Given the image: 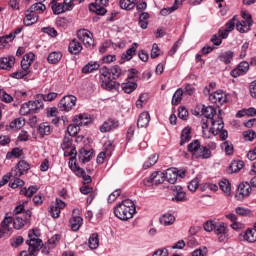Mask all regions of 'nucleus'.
<instances>
[{"instance_id": "nucleus-62", "label": "nucleus", "mask_w": 256, "mask_h": 256, "mask_svg": "<svg viewBox=\"0 0 256 256\" xmlns=\"http://www.w3.org/2000/svg\"><path fill=\"white\" fill-rule=\"evenodd\" d=\"M139 74V71L135 68H132L128 71V81H137V75Z\"/></svg>"}, {"instance_id": "nucleus-61", "label": "nucleus", "mask_w": 256, "mask_h": 256, "mask_svg": "<svg viewBox=\"0 0 256 256\" xmlns=\"http://www.w3.org/2000/svg\"><path fill=\"white\" fill-rule=\"evenodd\" d=\"M243 137L245 141H253L256 137V133L253 130H247L243 132Z\"/></svg>"}, {"instance_id": "nucleus-26", "label": "nucleus", "mask_w": 256, "mask_h": 256, "mask_svg": "<svg viewBox=\"0 0 256 256\" xmlns=\"http://www.w3.org/2000/svg\"><path fill=\"white\" fill-rule=\"evenodd\" d=\"M15 65V58L13 56L3 57L0 59V69H11Z\"/></svg>"}, {"instance_id": "nucleus-34", "label": "nucleus", "mask_w": 256, "mask_h": 256, "mask_svg": "<svg viewBox=\"0 0 256 256\" xmlns=\"http://www.w3.org/2000/svg\"><path fill=\"white\" fill-rule=\"evenodd\" d=\"M243 238L248 243H255V241H256V228H248L245 231Z\"/></svg>"}, {"instance_id": "nucleus-20", "label": "nucleus", "mask_w": 256, "mask_h": 256, "mask_svg": "<svg viewBox=\"0 0 256 256\" xmlns=\"http://www.w3.org/2000/svg\"><path fill=\"white\" fill-rule=\"evenodd\" d=\"M173 191H175L174 197L172 198L174 203H185V201H188L187 193L183 191V187L174 186Z\"/></svg>"}, {"instance_id": "nucleus-58", "label": "nucleus", "mask_w": 256, "mask_h": 256, "mask_svg": "<svg viewBox=\"0 0 256 256\" xmlns=\"http://www.w3.org/2000/svg\"><path fill=\"white\" fill-rule=\"evenodd\" d=\"M24 239L23 236L13 237L10 239L11 247L17 248L19 245H23Z\"/></svg>"}, {"instance_id": "nucleus-1", "label": "nucleus", "mask_w": 256, "mask_h": 256, "mask_svg": "<svg viewBox=\"0 0 256 256\" xmlns=\"http://www.w3.org/2000/svg\"><path fill=\"white\" fill-rule=\"evenodd\" d=\"M31 219V211H26L22 216H16L14 219L13 217H5L4 220L1 222L0 228V239H3L6 235H11L13 233V225L14 229L20 230L27 225V221Z\"/></svg>"}, {"instance_id": "nucleus-50", "label": "nucleus", "mask_w": 256, "mask_h": 256, "mask_svg": "<svg viewBox=\"0 0 256 256\" xmlns=\"http://www.w3.org/2000/svg\"><path fill=\"white\" fill-rule=\"evenodd\" d=\"M71 147H73V137L71 136H64L62 144H61V149H63V151L67 150V149H71Z\"/></svg>"}, {"instance_id": "nucleus-21", "label": "nucleus", "mask_w": 256, "mask_h": 256, "mask_svg": "<svg viewBox=\"0 0 256 256\" xmlns=\"http://www.w3.org/2000/svg\"><path fill=\"white\" fill-rule=\"evenodd\" d=\"M211 144L208 146H200L196 155H194V159H211Z\"/></svg>"}, {"instance_id": "nucleus-11", "label": "nucleus", "mask_w": 256, "mask_h": 256, "mask_svg": "<svg viewBox=\"0 0 256 256\" xmlns=\"http://www.w3.org/2000/svg\"><path fill=\"white\" fill-rule=\"evenodd\" d=\"M165 183V173L162 171L153 172L149 178L144 179V185L151 187V185H161Z\"/></svg>"}, {"instance_id": "nucleus-51", "label": "nucleus", "mask_w": 256, "mask_h": 256, "mask_svg": "<svg viewBox=\"0 0 256 256\" xmlns=\"http://www.w3.org/2000/svg\"><path fill=\"white\" fill-rule=\"evenodd\" d=\"M24 126H25V119L22 117L17 118L10 123L11 129H21Z\"/></svg>"}, {"instance_id": "nucleus-55", "label": "nucleus", "mask_w": 256, "mask_h": 256, "mask_svg": "<svg viewBox=\"0 0 256 256\" xmlns=\"http://www.w3.org/2000/svg\"><path fill=\"white\" fill-rule=\"evenodd\" d=\"M58 93L56 92H49L48 94H42L40 95V99H42V101H46V102H51V101H55L56 97H58Z\"/></svg>"}, {"instance_id": "nucleus-12", "label": "nucleus", "mask_w": 256, "mask_h": 256, "mask_svg": "<svg viewBox=\"0 0 256 256\" xmlns=\"http://www.w3.org/2000/svg\"><path fill=\"white\" fill-rule=\"evenodd\" d=\"M110 0H95V2L89 5V10L96 15H105L107 13V5H109Z\"/></svg>"}, {"instance_id": "nucleus-3", "label": "nucleus", "mask_w": 256, "mask_h": 256, "mask_svg": "<svg viewBox=\"0 0 256 256\" xmlns=\"http://www.w3.org/2000/svg\"><path fill=\"white\" fill-rule=\"evenodd\" d=\"M242 18L243 20L239 21V18L234 16L225 24V29L231 33V31H233L236 26V29L239 31V33H247L251 30V25H253V18L251 17V14L247 12H242Z\"/></svg>"}, {"instance_id": "nucleus-7", "label": "nucleus", "mask_w": 256, "mask_h": 256, "mask_svg": "<svg viewBox=\"0 0 256 256\" xmlns=\"http://www.w3.org/2000/svg\"><path fill=\"white\" fill-rule=\"evenodd\" d=\"M77 37L79 41H82L83 45L88 47L89 49H93L95 47V40L93 39V33L86 29H80L77 31Z\"/></svg>"}, {"instance_id": "nucleus-32", "label": "nucleus", "mask_w": 256, "mask_h": 256, "mask_svg": "<svg viewBox=\"0 0 256 256\" xmlns=\"http://www.w3.org/2000/svg\"><path fill=\"white\" fill-rule=\"evenodd\" d=\"M191 138V127H185L181 132L180 145L183 146L185 143H189Z\"/></svg>"}, {"instance_id": "nucleus-24", "label": "nucleus", "mask_w": 256, "mask_h": 256, "mask_svg": "<svg viewBox=\"0 0 256 256\" xmlns=\"http://www.w3.org/2000/svg\"><path fill=\"white\" fill-rule=\"evenodd\" d=\"M73 123L80 127H85V125H89V123H91V118L87 114H79L78 116H75Z\"/></svg>"}, {"instance_id": "nucleus-38", "label": "nucleus", "mask_w": 256, "mask_h": 256, "mask_svg": "<svg viewBox=\"0 0 256 256\" xmlns=\"http://www.w3.org/2000/svg\"><path fill=\"white\" fill-rule=\"evenodd\" d=\"M28 105L32 113H38L40 109H43V100H31L28 102Z\"/></svg>"}, {"instance_id": "nucleus-54", "label": "nucleus", "mask_w": 256, "mask_h": 256, "mask_svg": "<svg viewBox=\"0 0 256 256\" xmlns=\"http://www.w3.org/2000/svg\"><path fill=\"white\" fill-rule=\"evenodd\" d=\"M20 193L25 195V197H33L34 193H37V186H30L28 189L23 188Z\"/></svg>"}, {"instance_id": "nucleus-44", "label": "nucleus", "mask_w": 256, "mask_h": 256, "mask_svg": "<svg viewBox=\"0 0 256 256\" xmlns=\"http://www.w3.org/2000/svg\"><path fill=\"white\" fill-rule=\"evenodd\" d=\"M183 95H184L183 88L177 89L172 97V105H179L181 101H183Z\"/></svg>"}, {"instance_id": "nucleus-18", "label": "nucleus", "mask_w": 256, "mask_h": 256, "mask_svg": "<svg viewBox=\"0 0 256 256\" xmlns=\"http://www.w3.org/2000/svg\"><path fill=\"white\" fill-rule=\"evenodd\" d=\"M214 233L218 236L220 243L227 241V228L225 227V223H216Z\"/></svg>"}, {"instance_id": "nucleus-49", "label": "nucleus", "mask_w": 256, "mask_h": 256, "mask_svg": "<svg viewBox=\"0 0 256 256\" xmlns=\"http://www.w3.org/2000/svg\"><path fill=\"white\" fill-rule=\"evenodd\" d=\"M243 167V161H233L229 166L230 173H238V171H241Z\"/></svg>"}, {"instance_id": "nucleus-17", "label": "nucleus", "mask_w": 256, "mask_h": 256, "mask_svg": "<svg viewBox=\"0 0 256 256\" xmlns=\"http://www.w3.org/2000/svg\"><path fill=\"white\" fill-rule=\"evenodd\" d=\"M67 204L63 202V200L56 198V204L55 206L50 207V215L53 217V219H59V216L61 215V209L66 207Z\"/></svg>"}, {"instance_id": "nucleus-42", "label": "nucleus", "mask_w": 256, "mask_h": 256, "mask_svg": "<svg viewBox=\"0 0 256 256\" xmlns=\"http://www.w3.org/2000/svg\"><path fill=\"white\" fill-rule=\"evenodd\" d=\"M121 87H122V91H124V93L131 94V93H133V91H135V89H137V84H136V82L128 81L126 83H122Z\"/></svg>"}, {"instance_id": "nucleus-53", "label": "nucleus", "mask_w": 256, "mask_h": 256, "mask_svg": "<svg viewBox=\"0 0 256 256\" xmlns=\"http://www.w3.org/2000/svg\"><path fill=\"white\" fill-rule=\"evenodd\" d=\"M199 176H196L194 179H192L189 183H188V189L189 191H191L192 193H195V191H197V189H199Z\"/></svg>"}, {"instance_id": "nucleus-8", "label": "nucleus", "mask_w": 256, "mask_h": 256, "mask_svg": "<svg viewBox=\"0 0 256 256\" xmlns=\"http://www.w3.org/2000/svg\"><path fill=\"white\" fill-rule=\"evenodd\" d=\"M202 115L206 117V121L202 120L203 131H205V129H209L210 119H215L219 117V115H217V110L214 107L212 106L205 107V105L202 106Z\"/></svg>"}, {"instance_id": "nucleus-60", "label": "nucleus", "mask_w": 256, "mask_h": 256, "mask_svg": "<svg viewBox=\"0 0 256 256\" xmlns=\"http://www.w3.org/2000/svg\"><path fill=\"white\" fill-rule=\"evenodd\" d=\"M14 179L13 183L10 184L12 189H17V187H23L25 185V181L20 179V177H12Z\"/></svg>"}, {"instance_id": "nucleus-31", "label": "nucleus", "mask_w": 256, "mask_h": 256, "mask_svg": "<svg viewBox=\"0 0 256 256\" xmlns=\"http://www.w3.org/2000/svg\"><path fill=\"white\" fill-rule=\"evenodd\" d=\"M62 58L63 54L61 52L54 51L48 55L47 61L48 63H50V65H57V63H59V61H61Z\"/></svg>"}, {"instance_id": "nucleus-59", "label": "nucleus", "mask_w": 256, "mask_h": 256, "mask_svg": "<svg viewBox=\"0 0 256 256\" xmlns=\"http://www.w3.org/2000/svg\"><path fill=\"white\" fill-rule=\"evenodd\" d=\"M178 117H179V119H182L183 121H187V119L189 117V111H187V108L179 107L178 108Z\"/></svg>"}, {"instance_id": "nucleus-23", "label": "nucleus", "mask_w": 256, "mask_h": 256, "mask_svg": "<svg viewBox=\"0 0 256 256\" xmlns=\"http://www.w3.org/2000/svg\"><path fill=\"white\" fill-rule=\"evenodd\" d=\"M68 51L71 55H79L83 51V45L77 39H73L69 43Z\"/></svg>"}, {"instance_id": "nucleus-35", "label": "nucleus", "mask_w": 256, "mask_h": 256, "mask_svg": "<svg viewBox=\"0 0 256 256\" xmlns=\"http://www.w3.org/2000/svg\"><path fill=\"white\" fill-rule=\"evenodd\" d=\"M200 147H201V142L199 140H193L190 144H188L187 151L188 153H191L192 157H195Z\"/></svg>"}, {"instance_id": "nucleus-41", "label": "nucleus", "mask_w": 256, "mask_h": 256, "mask_svg": "<svg viewBox=\"0 0 256 256\" xmlns=\"http://www.w3.org/2000/svg\"><path fill=\"white\" fill-rule=\"evenodd\" d=\"M137 47H139V44L134 42L132 46L126 51V53L123 54L126 61H131L133 59V56L137 53Z\"/></svg>"}, {"instance_id": "nucleus-27", "label": "nucleus", "mask_w": 256, "mask_h": 256, "mask_svg": "<svg viewBox=\"0 0 256 256\" xmlns=\"http://www.w3.org/2000/svg\"><path fill=\"white\" fill-rule=\"evenodd\" d=\"M50 7L54 15H61V13H65V11H67L65 8V4L60 3L58 1H52L50 3Z\"/></svg>"}, {"instance_id": "nucleus-4", "label": "nucleus", "mask_w": 256, "mask_h": 256, "mask_svg": "<svg viewBox=\"0 0 256 256\" xmlns=\"http://www.w3.org/2000/svg\"><path fill=\"white\" fill-rule=\"evenodd\" d=\"M137 213V208L135 207V202L131 199H126L114 207V215L120 221H129L133 219V215Z\"/></svg>"}, {"instance_id": "nucleus-6", "label": "nucleus", "mask_w": 256, "mask_h": 256, "mask_svg": "<svg viewBox=\"0 0 256 256\" xmlns=\"http://www.w3.org/2000/svg\"><path fill=\"white\" fill-rule=\"evenodd\" d=\"M77 105V97L75 95H66L58 103L57 107L59 111L69 113L73 111V108Z\"/></svg>"}, {"instance_id": "nucleus-46", "label": "nucleus", "mask_w": 256, "mask_h": 256, "mask_svg": "<svg viewBox=\"0 0 256 256\" xmlns=\"http://www.w3.org/2000/svg\"><path fill=\"white\" fill-rule=\"evenodd\" d=\"M22 155H23V149L16 147L6 154V159H13V157H15L16 159H19V157H21Z\"/></svg>"}, {"instance_id": "nucleus-15", "label": "nucleus", "mask_w": 256, "mask_h": 256, "mask_svg": "<svg viewBox=\"0 0 256 256\" xmlns=\"http://www.w3.org/2000/svg\"><path fill=\"white\" fill-rule=\"evenodd\" d=\"M248 72H249V62L243 61L230 72V75L231 77H234L235 79H237V77H241V75H247Z\"/></svg>"}, {"instance_id": "nucleus-19", "label": "nucleus", "mask_w": 256, "mask_h": 256, "mask_svg": "<svg viewBox=\"0 0 256 256\" xmlns=\"http://www.w3.org/2000/svg\"><path fill=\"white\" fill-rule=\"evenodd\" d=\"M37 21H39V15L36 12L32 11L30 8L25 11V18L23 22L26 27H30V25H35Z\"/></svg>"}, {"instance_id": "nucleus-33", "label": "nucleus", "mask_w": 256, "mask_h": 256, "mask_svg": "<svg viewBox=\"0 0 256 256\" xmlns=\"http://www.w3.org/2000/svg\"><path fill=\"white\" fill-rule=\"evenodd\" d=\"M233 55H234V53L231 50L222 52L218 56V60H220L221 63H225V65H229V63H231V61H233Z\"/></svg>"}, {"instance_id": "nucleus-9", "label": "nucleus", "mask_w": 256, "mask_h": 256, "mask_svg": "<svg viewBox=\"0 0 256 256\" xmlns=\"http://www.w3.org/2000/svg\"><path fill=\"white\" fill-rule=\"evenodd\" d=\"M209 125H211L209 133H212V135H219V133H221V131L225 127V123H223V118H221V110H219V115L216 118L210 119Z\"/></svg>"}, {"instance_id": "nucleus-64", "label": "nucleus", "mask_w": 256, "mask_h": 256, "mask_svg": "<svg viewBox=\"0 0 256 256\" xmlns=\"http://www.w3.org/2000/svg\"><path fill=\"white\" fill-rule=\"evenodd\" d=\"M192 256H207V247L198 248L192 252Z\"/></svg>"}, {"instance_id": "nucleus-37", "label": "nucleus", "mask_w": 256, "mask_h": 256, "mask_svg": "<svg viewBox=\"0 0 256 256\" xmlns=\"http://www.w3.org/2000/svg\"><path fill=\"white\" fill-rule=\"evenodd\" d=\"M160 223L165 227H169V225H173V223H175V216L170 213H166L160 218Z\"/></svg>"}, {"instance_id": "nucleus-5", "label": "nucleus", "mask_w": 256, "mask_h": 256, "mask_svg": "<svg viewBox=\"0 0 256 256\" xmlns=\"http://www.w3.org/2000/svg\"><path fill=\"white\" fill-rule=\"evenodd\" d=\"M26 245L29 246V256H37V252L41 249V245H43V240L39 238L38 229H32L29 231Z\"/></svg>"}, {"instance_id": "nucleus-10", "label": "nucleus", "mask_w": 256, "mask_h": 256, "mask_svg": "<svg viewBox=\"0 0 256 256\" xmlns=\"http://www.w3.org/2000/svg\"><path fill=\"white\" fill-rule=\"evenodd\" d=\"M31 169V164L25 160H20L17 165L11 170L10 177H22Z\"/></svg>"}, {"instance_id": "nucleus-30", "label": "nucleus", "mask_w": 256, "mask_h": 256, "mask_svg": "<svg viewBox=\"0 0 256 256\" xmlns=\"http://www.w3.org/2000/svg\"><path fill=\"white\" fill-rule=\"evenodd\" d=\"M101 65L98 62H89L82 68V73H85V75L89 73H93L94 71H99V68Z\"/></svg>"}, {"instance_id": "nucleus-57", "label": "nucleus", "mask_w": 256, "mask_h": 256, "mask_svg": "<svg viewBox=\"0 0 256 256\" xmlns=\"http://www.w3.org/2000/svg\"><path fill=\"white\" fill-rule=\"evenodd\" d=\"M59 241H61V236L59 234H56L53 237H51L47 243L50 245L52 249H55V247L59 245Z\"/></svg>"}, {"instance_id": "nucleus-39", "label": "nucleus", "mask_w": 256, "mask_h": 256, "mask_svg": "<svg viewBox=\"0 0 256 256\" xmlns=\"http://www.w3.org/2000/svg\"><path fill=\"white\" fill-rule=\"evenodd\" d=\"M159 161V154L154 153L148 159L144 162L143 168L144 169H149L153 167V165L157 164Z\"/></svg>"}, {"instance_id": "nucleus-29", "label": "nucleus", "mask_w": 256, "mask_h": 256, "mask_svg": "<svg viewBox=\"0 0 256 256\" xmlns=\"http://www.w3.org/2000/svg\"><path fill=\"white\" fill-rule=\"evenodd\" d=\"M72 231H79L81 225H83V218L80 216H74L69 220Z\"/></svg>"}, {"instance_id": "nucleus-63", "label": "nucleus", "mask_w": 256, "mask_h": 256, "mask_svg": "<svg viewBox=\"0 0 256 256\" xmlns=\"http://www.w3.org/2000/svg\"><path fill=\"white\" fill-rule=\"evenodd\" d=\"M216 225L217 223H215L214 221H207L206 223H204L203 227L205 231L211 233V231H215Z\"/></svg>"}, {"instance_id": "nucleus-56", "label": "nucleus", "mask_w": 256, "mask_h": 256, "mask_svg": "<svg viewBox=\"0 0 256 256\" xmlns=\"http://www.w3.org/2000/svg\"><path fill=\"white\" fill-rule=\"evenodd\" d=\"M222 149H224L226 155H233L234 148L231 141H225L224 143H222Z\"/></svg>"}, {"instance_id": "nucleus-43", "label": "nucleus", "mask_w": 256, "mask_h": 256, "mask_svg": "<svg viewBox=\"0 0 256 256\" xmlns=\"http://www.w3.org/2000/svg\"><path fill=\"white\" fill-rule=\"evenodd\" d=\"M88 246L91 249H97L99 247V234L98 233H93L90 235L89 240H88Z\"/></svg>"}, {"instance_id": "nucleus-22", "label": "nucleus", "mask_w": 256, "mask_h": 256, "mask_svg": "<svg viewBox=\"0 0 256 256\" xmlns=\"http://www.w3.org/2000/svg\"><path fill=\"white\" fill-rule=\"evenodd\" d=\"M151 121V116L149 115V112H142L137 121V127L138 129H145L149 127V122Z\"/></svg>"}, {"instance_id": "nucleus-28", "label": "nucleus", "mask_w": 256, "mask_h": 256, "mask_svg": "<svg viewBox=\"0 0 256 256\" xmlns=\"http://www.w3.org/2000/svg\"><path fill=\"white\" fill-rule=\"evenodd\" d=\"M91 157H93V150H86L85 148L79 150V159L82 163H89Z\"/></svg>"}, {"instance_id": "nucleus-13", "label": "nucleus", "mask_w": 256, "mask_h": 256, "mask_svg": "<svg viewBox=\"0 0 256 256\" xmlns=\"http://www.w3.org/2000/svg\"><path fill=\"white\" fill-rule=\"evenodd\" d=\"M249 195H251V185L247 182L239 184L235 195L237 201H243V198Z\"/></svg>"}, {"instance_id": "nucleus-16", "label": "nucleus", "mask_w": 256, "mask_h": 256, "mask_svg": "<svg viewBox=\"0 0 256 256\" xmlns=\"http://www.w3.org/2000/svg\"><path fill=\"white\" fill-rule=\"evenodd\" d=\"M119 127V121L113 118H110L103 122L99 130L101 133H109L110 131H115Z\"/></svg>"}, {"instance_id": "nucleus-14", "label": "nucleus", "mask_w": 256, "mask_h": 256, "mask_svg": "<svg viewBox=\"0 0 256 256\" xmlns=\"http://www.w3.org/2000/svg\"><path fill=\"white\" fill-rule=\"evenodd\" d=\"M209 101L215 105H224L227 101V94L223 90H218L209 95Z\"/></svg>"}, {"instance_id": "nucleus-25", "label": "nucleus", "mask_w": 256, "mask_h": 256, "mask_svg": "<svg viewBox=\"0 0 256 256\" xmlns=\"http://www.w3.org/2000/svg\"><path fill=\"white\" fill-rule=\"evenodd\" d=\"M165 181L171 183V185H175L177 183V168H170L166 170Z\"/></svg>"}, {"instance_id": "nucleus-40", "label": "nucleus", "mask_w": 256, "mask_h": 256, "mask_svg": "<svg viewBox=\"0 0 256 256\" xmlns=\"http://www.w3.org/2000/svg\"><path fill=\"white\" fill-rule=\"evenodd\" d=\"M119 5L121 9L131 11V9H135V5H137V0H120Z\"/></svg>"}, {"instance_id": "nucleus-52", "label": "nucleus", "mask_w": 256, "mask_h": 256, "mask_svg": "<svg viewBox=\"0 0 256 256\" xmlns=\"http://www.w3.org/2000/svg\"><path fill=\"white\" fill-rule=\"evenodd\" d=\"M29 9L32 10L34 13H37V15H39V13H43V11L47 9V7L45 6V4L38 2L33 4Z\"/></svg>"}, {"instance_id": "nucleus-45", "label": "nucleus", "mask_w": 256, "mask_h": 256, "mask_svg": "<svg viewBox=\"0 0 256 256\" xmlns=\"http://www.w3.org/2000/svg\"><path fill=\"white\" fill-rule=\"evenodd\" d=\"M149 13L147 12H142L139 16V26L141 29H147L149 25Z\"/></svg>"}, {"instance_id": "nucleus-2", "label": "nucleus", "mask_w": 256, "mask_h": 256, "mask_svg": "<svg viewBox=\"0 0 256 256\" xmlns=\"http://www.w3.org/2000/svg\"><path fill=\"white\" fill-rule=\"evenodd\" d=\"M123 75V70L121 69V66L114 65L111 68H108L107 66H103L100 69V81L101 87L103 89H106V91H113L115 87H117L116 79H119Z\"/></svg>"}, {"instance_id": "nucleus-47", "label": "nucleus", "mask_w": 256, "mask_h": 256, "mask_svg": "<svg viewBox=\"0 0 256 256\" xmlns=\"http://www.w3.org/2000/svg\"><path fill=\"white\" fill-rule=\"evenodd\" d=\"M80 125H77L75 122H73V124H70L67 127V133H68V137H75L77 136V133H79L80 131Z\"/></svg>"}, {"instance_id": "nucleus-36", "label": "nucleus", "mask_w": 256, "mask_h": 256, "mask_svg": "<svg viewBox=\"0 0 256 256\" xmlns=\"http://www.w3.org/2000/svg\"><path fill=\"white\" fill-rule=\"evenodd\" d=\"M53 129H51V125L48 122L41 123L38 126V133L41 137H45V135H49L52 133Z\"/></svg>"}, {"instance_id": "nucleus-48", "label": "nucleus", "mask_w": 256, "mask_h": 256, "mask_svg": "<svg viewBox=\"0 0 256 256\" xmlns=\"http://www.w3.org/2000/svg\"><path fill=\"white\" fill-rule=\"evenodd\" d=\"M219 188L223 193L229 194L231 193V182L227 179H223L219 182Z\"/></svg>"}]
</instances>
